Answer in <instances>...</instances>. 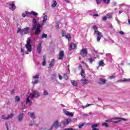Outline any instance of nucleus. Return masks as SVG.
I'll return each instance as SVG.
<instances>
[{
    "instance_id": "nucleus-1",
    "label": "nucleus",
    "mask_w": 130,
    "mask_h": 130,
    "mask_svg": "<svg viewBox=\"0 0 130 130\" xmlns=\"http://www.w3.org/2000/svg\"><path fill=\"white\" fill-rule=\"evenodd\" d=\"M93 29L97 35L96 40L98 42H100V40H101V38L103 37V35H102V33L101 32L98 30V27H97V26L93 25Z\"/></svg>"
},
{
    "instance_id": "nucleus-2",
    "label": "nucleus",
    "mask_w": 130,
    "mask_h": 130,
    "mask_svg": "<svg viewBox=\"0 0 130 130\" xmlns=\"http://www.w3.org/2000/svg\"><path fill=\"white\" fill-rule=\"evenodd\" d=\"M31 39L28 38L26 40V44L25 45V47L27 49V51L28 52H31L32 51V46L31 45Z\"/></svg>"
},
{
    "instance_id": "nucleus-3",
    "label": "nucleus",
    "mask_w": 130,
    "mask_h": 130,
    "mask_svg": "<svg viewBox=\"0 0 130 130\" xmlns=\"http://www.w3.org/2000/svg\"><path fill=\"white\" fill-rule=\"evenodd\" d=\"M40 96V94L37 90L32 91V93L29 94V97L31 99H33V98H37V97H39Z\"/></svg>"
},
{
    "instance_id": "nucleus-4",
    "label": "nucleus",
    "mask_w": 130,
    "mask_h": 130,
    "mask_svg": "<svg viewBox=\"0 0 130 130\" xmlns=\"http://www.w3.org/2000/svg\"><path fill=\"white\" fill-rule=\"evenodd\" d=\"M80 54L82 57H86L88 55V50L84 48L80 51Z\"/></svg>"
},
{
    "instance_id": "nucleus-5",
    "label": "nucleus",
    "mask_w": 130,
    "mask_h": 130,
    "mask_svg": "<svg viewBox=\"0 0 130 130\" xmlns=\"http://www.w3.org/2000/svg\"><path fill=\"white\" fill-rule=\"evenodd\" d=\"M59 126V122H58V120H56L54 122V124L52 125L50 129H52L53 127H55V128H58Z\"/></svg>"
},
{
    "instance_id": "nucleus-6",
    "label": "nucleus",
    "mask_w": 130,
    "mask_h": 130,
    "mask_svg": "<svg viewBox=\"0 0 130 130\" xmlns=\"http://www.w3.org/2000/svg\"><path fill=\"white\" fill-rule=\"evenodd\" d=\"M63 57H64V52H63V51L61 50L59 53V57L58 59L62 60V59H63Z\"/></svg>"
},
{
    "instance_id": "nucleus-7",
    "label": "nucleus",
    "mask_w": 130,
    "mask_h": 130,
    "mask_svg": "<svg viewBox=\"0 0 130 130\" xmlns=\"http://www.w3.org/2000/svg\"><path fill=\"white\" fill-rule=\"evenodd\" d=\"M32 23L34 24V25L31 28V30L32 31H34L36 29V27H37V20H36V18L33 19Z\"/></svg>"
},
{
    "instance_id": "nucleus-8",
    "label": "nucleus",
    "mask_w": 130,
    "mask_h": 130,
    "mask_svg": "<svg viewBox=\"0 0 130 130\" xmlns=\"http://www.w3.org/2000/svg\"><path fill=\"white\" fill-rule=\"evenodd\" d=\"M75 48H77V44L72 43L69 47V50H73L74 49H75Z\"/></svg>"
},
{
    "instance_id": "nucleus-9",
    "label": "nucleus",
    "mask_w": 130,
    "mask_h": 130,
    "mask_svg": "<svg viewBox=\"0 0 130 130\" xmlns=\"http://www.w3.org/2000/svg\"><path fill=\"white\" fill-rule=\"evenodd\" d=\"M9 9L11 11H15V10H16V5H15V4L12 3L9 4Z\"/></svg>"
},
{
    "instance_id": "nucleus-10",
    "label": "nucleus",
    "mask_w": 130,
    "mask_h": 130,
    "mask_svg": "<svg viewBox=\"0 0 130 130\" xmlns=\"http://www.w3.org/2000/svg\"><path fill=\"white\" fill-rule=\"evenodd\" d=\"M70 121H72V120L71 119H67L66 121H62L61 122V123H62L63 125H68V124L70 123Z\"/></svg>"
},
{
    "instance_id": "nucleus-11",
    "label": "nucleus",
    "mask_w": 130,
    "mask_h": 130,
    "mask_svg": "<svg viewBox=\"0 0 130 130\" xmlns=\"http://www.w3.org/2000/svg\"><path fill=\"white\" fill-rule=\"evenodd\" d=\"M81 82L83 85H87V84L89 83V80L88 79H81Z\"/></svg>"
},
{
    "instance_id": "nucleus-12",
    "label": "nucleus",
    "mask_w": 130,
    "mask_h": 130,
    "mask_svg": "<svg viewBox=\"0 0 130 130\" xmlns=\"http://www.w3.org/2000/svg\"><path fill=\"white\" fill-rule=\"evenodd\" d=\"M54 63H55V60L53 59H52L51 60V62L49 64V67L50 68H53V66H54Z\"/></svg>"
},
{
    "instance_id": "nucleus-13",
    "label": "nucleus",
    "mask_w": 130,
    "mask_h": 130,
    "mask_svg": "<svg viewBox=\"0 0 130 130\" xmlns=\"http://www.w3.org/2000/svg\"><path fill=\"white\" fill-rule=\"evenodd\" d=\"M71 83L73 85V86H77L78 84H79V81H76V80H71Z\"/></svg>"
},
{
    "instance_id": "nucleus-14",
    "label": "nucleus",
    "mask_w": 130,
    "mask_h": 130,
    "mask_svg": "<svg viewBox=\"0 0 130 130\" xmlns=\"http://www.w3.org/2000/svg\"><path fill=\"white\" fill-rule=\"evenodd\" d=\"M17 33H20V35H24V30H23V29H21V28L18 27Z\"/></svg>"
},
{
    "instance_id": "nucleus-15",
    "label": "nucleus",
    "mask_w": 130,
    "mask_h": 130,
    "mask_svg": "<svg viewBox=\"0 0 130 130\" xmlns=\"http://www.w3.org/2000/svg\"><path fill=\"white\" fill-rule=\"evenodd\" d=\"M113 119L114 120H116L117 119H121V120H124V121H127V119H124V118H121V117H115V118H113Z\"/></svg>"
},
{
    "instance_id": "nucleus-16",
    "label": "nucleus",
    "mask_w": 130,
    "mask_h": 130,
    "mask_svg": "<svg viewBox=\"0 0 130 130\" xmlns=\"http://www.w3.org/2000/svg\"><path fill=\"white\" fill-rule=\"evenodd\" d=\"M24 116V114H20V115H19L18 116V121H21V120H22L23 119V117Z\"/></svg>"
},
{
    "instance_id": "nucleus-17",
    "label": "nucleus",
    "mask_w": 130,
    "mask_h": 130,
    "mask_svg": "<svg viewBox=\"0 0 130 130\" xmlns=\"http://www.w3.org/2000/svg\"><path fill=\"white\" fill-rule=\"evenodd\" d=\"M41 48H42V46H41V45H40L37 48L39 54H40V53H41Z\"/></svg>"
},
{
    "instance_id": "nucleus-18",
    "label": "nucleus",
    "mask_w": 130,
    "mask_h": 130,
    "mask_svg": "<svg viewBox=\"0 0 130 130\" xmlns=\"http://www.w3.org/2000/svg\"><path fill=\"white\" fill-rule=\"evenodd\" d=\"M47 15H45L43 17V24H45L46 23V21H47Z\"/></svg>"
},
{
    "instance_id": "nucleus-19",
    "label": "nucleus",
    "mask_w": 130,
    "mask_h": 130,
    "mask_svg": "<svg viewBox=\"0 0 130 130\" xmlns=\"http://www.w3.org/2000/svg\"><path fill=\"white\" fill-rule=\"evenodd\" d=\"M65 114L68 116H74V114L72 113H70L69 111H66Z\"/></svg>"
},
{
    "instance_id": "nucleus-20",
    "label": "nucleus",
    "mask_w": 130,
    "mask_h": 130,
    "mask_svg": "<svg viewBox=\"0 0 130 130\" xmlns=\"http://www.w3.org/2000/svg\"><path fill=\"white\" fill-rule=\"evenodd\" d=\"M29 14H30V12L26 11L25 12L22 13V17H23V18H25V17H27L28 15H29Z\"/></svg>"
},
{
    "instance_id": "nucleus-21",
    "label": "nucleus",
    "mask_w": 130,
    "mask_h": 130,
    "mask_svg": "<svg viewBox=\"0 0 130 130\" xmlns=\"http://www.w3.org/2000/svg\"><path fill=\"white\" fill-rule=\"evenodd\" d=\"M80 75L82 78H85L86 77V74H85V72L82 70Z\"/></svg>"
},
{
    "instance_id": "nucleus-22",
    "label": "nucleus",
    "mask_w": 130,
    "mask_h": 130,
    "mask_svg": "<svg viewBox=\"0 0 130 130\" xmlns=\"http://www.w3.org/2000/svg\"><path fill=\"white\" fill-rule=\"evenodd\" d=\"M29 14L30 15H33V16H35V17H37V16H38V13H37L34 11H31V12H29Z\"/></svg>"
},
{
    "instance_id": "nucleus-23",
    "label": "nucleus",
    "mask_w": 130,
    "mask_h": 130,
    "mask_svg": "<svg viewBox=\"0 0 130 130\" xmlns=\"http://www.w3.org/2000/svg\"><path fill=\"white\" fill-rule=\"evenodd\" d=\"M100 81L101 82H99V84H105L106 83V80L104 79L101 78Z\"/></svg>"
},
{
    "instance_id": "nucleus-24",
    "label": "nucleus",
    "mask_w": 130,
    "mask_h": 130,
    "mask_svg": "<svg viewBox=\"0 0 130 130\" xmlns=\"http://www.w3.org/2000/svg\"><path fill=\"white\" fill-rule=\"evenodd\" d=\"M28 114V115H29V116H30L31 118H35V115H34V113L29 112Z\"/></svg>"
},
{
    "instance_id": "nucleus-25",
    "label": "nucleus",
    "mask_w": 130,
    "mask_h": 130,
    "mask_svg": "<svg viewBox=\"0 0 130 130\" xmlns=\"http://www.w3.org/2000/svg\"><path fill=\"white\" fill-rule=\"evenodd\" d=\"M102 2H103L104 4H106L107 5H108L109 3H110V0H101Z\"/></svg>"
},
{
    "instance_id": "nucleus-26",
    "label": "nucleus",
    "mask_w": 130,
    "mask_h": 130,
    "mask_svg": "<svg viewBox=\"0 0 130 130\" xmlns=\"http://www.w3.org/2000/svg\"><path fill=\"white\" fill-rule=\"evenodd\" d=\"M98 126H99V124H94L91 125L92 128H96V127H98Z\"/></svg>"
},
{
    "instance_id": "nucleus-27",
    "label": "nucleus",
    "mask_w": 130,
    "mask_h": 130,
    "mask_svg": "<svg viewBox=\"0 0 130 130\" xmlns=\"http://www.w3.org/2000/svg\"><path fill=\"white\" fill-rule=\"evenodd\" d=\"M19 101H20V96H15V102H19Z\"/></svg>"
},
{
    "instance_id": "nucleus-28",
    "label": "nucleus",
    "mask_w": 130,
    "mask_h": 130,
    "mask_svg": "<svg viewBox=\"0 0 130 130\" xmlns=\"http://www.w3.org/2000/svg\"><path fill=\"white\" fill-rule=\"evenodd\" d=\"M41 32V30H40V29L36 28L35 34H37V35L40 34Z\"/></svg>"
},
{
    "instance_id": "nucleus-29",
    "label": "nucleus",
    "mask_w": 130,
    "mask_h": 130,
    "mask_svg": "<svg viewBox=\"0 0 130 130\" xmlns=\"http://www.w3.org/2000/svg\"><path fill=\"white\" fill-rule=\"evenodd\" d=\"M127 81H130V78L129 79L124 78L123 80L121 79L119 80V82H126Z\"/></svg>"
},
{
    "instance_id": "nucleus-30",
    "label": "nucleus",
    "mask_w": 130,
    "mask_h": 130,
    "mask_svg": "<svg viewBox=\"0 0 130 130\" xmlns=\"http://www.w3.org/2000/svg\"><path fill=\"white\" fill-rule=\"evenodd\" d=\"M13 117H14V114L11 113V114L8 116L7 119H10V118H12Z\"/></svg>"
},
{
    "instance_id": "nucleus-31",
    "label": "nucleus",
    "mask_w": 130,
    "mask_h": 130,
    "mask_svg": "<svg viewBox=\"0 0 130 130\" xmlns=\"http://www.w3.org/2000/svg\"><path fill=\"white\" fill-rule=\"evenodd\" d=\"M103 126H105V127H109V125L107 123L104 122L102 124Z\"/></svg>"
},
{
    "instance_id": "nucleus-32",
    "label": "nucleus",
    "mask_w": 130,
    "mask_h": 130,
    "mask_svg": "<svg viewBox=\"0 0 130 130\" xmlns=\"http://www.w3.org/2000/svg\"><path fill=\"white\" fill-rule=\"evenodd\" d=\"M22 30L24 32H28V31H29L30 30V28L29 27H25V28L22 29Z\"/></svg>"
},
{
    "instance_id": "nucleus-33",
    "label": "nucleus",
    "mask_w": 130,
    "mask_h": 130,
    "mask_svg": "<svg viewBox=\"0 0 130 130\" xmlns=\"http://www.w3.org/2000/svg\"><path fill=\"white\" fill-rule=\"evenodd\" d=\"M66 38L68 39V40H71L72 39V37L71 36V35H67L66 36Z\"/></svg>"
},
{
    "instance_id": "nucleus-34",
    "label": "nucleus",
    "mask_w": 130,
    "mask_h": 130,
    "mask_svg": "<svg viewBox=\"0 0 130 130\" xmlns=\"http://www.w3.org/2000/svg\"><path fill=\"white\" fill-rule=\"evenodd\" d=\"M63 77L64 79H65V80H68V79H69V77L68 76L67 74H63Z\"/></svg>"
},
{
    "instance_id": "nucleus-35",
    "label": "nucleus",
    "mask_w": 130,
    "mask_h": 130,
    "mask_svg": "<svg viewBox=\"0 0 130 130\" xmlns=\"http://www.w3.org/2000/svg\"><path fill=\"white\" fill-rule=\"evenodd\" d=\"M56 5H57V3H56V1H54L53 4H52V8H55V7H56Z\"/></svg>"
},
{
    "instance_id": "nucleus-36",
    "label": "nucleus",
    "mask_w": 130,
    "mask_h": 130,
    "mask_svg": "<svg viewBox=\"0 0 130 130\" xmlns=\"http://www.w3.org/2000/svg\"><path fill=\"white\" fill-rule=\"evenodd\" d=\"M39 83V81L38 80H35L33 82H32V83L33 84V85H36V84H38Z\"/></svg>"
},
{
    "instance_id": "nucleus-37",
    "label": "nucleus",
    "mask_w": 130,
    "mask_h": 130,
    "mask_svg": "<svg viewBox=\"0 0 130 130\" xmlns=\"http://www.w3.org/2000/svg\"><path fill=\"white\" fill-rule=\"evenodd\" d=\"M91 105H92L90 104H87L86 106H82V108H87V107H89V106H91Z\"/></svg>"
},
{
    "instance_id": "nucleus-38",
    "label": "nucleus",
    "mask_w": 130,
    "mask_h": 130,
    "mask_svg": "<svg viewBox=\"0 0 130 130\" xmlns=\"http://www.w3.org/2000/svg\"><path fill=\"white\" fill-rule=\"evenodd\" d=\"M42 38L43 39V38H47V35L46 34H43L42 36Z\"/></svg>"
},
{
    "instance_id": "nucleus-39",
    "label": "nucleus",
    "mask_w": 130,
    "mask_h": 130,
    "mask_svg": "<svg viewBox=\"0 0 130 130\" xmlns=\"http://www.w3.org/2000/svg\"><path fill=\"white\" fill-rule=\"evenodd\" d=\"M30 95H29L26 100V104H28V103H30Z\"/></svg>"
},
{
    "instance_id": "nucleus-40",
    "label": "nucleus",
    "mask_w": 130,
    "mask_h": 130,
    "mask_svg": "<svg viewBox=\"0 0 130 130\" xmlns=\"http://www.w3.org/2000/svg\"><path fill=\"white\" fill-rule=\"evenodd\" d=\"M93 60H94V59H93V58H89L88 59V61L90 63H92V62H93Z\"/></svg>"
},
{
    "instance_id": "nucleus-41",
    "label": "nucleus",
    "mask_w": 130,
    "mask_h": 130,
    "mask_svg": "<svg viewBox=\"0 0 130 130\" xmlns=\"http://www.w3.org/2000/svg\"><path fill=\"white\" fill-rule=\"evenodd\" d=\"M104 64V62L103 61H99V67H101V66H103Z\"/></svg>"
},
{
    "instance_id": "nucleus-42",
    "label": "nucleus",
    "mask_w": 130,
    "mask_h": 130,
    "mask_svg": "<svg viewBox=\"0 0 130 130\" xmlns=\"http://www.w3.org/2000/svg\"><path fill=\"white\" fill-rule=\"evenodd\" d=\"M85 124H86V123H83L82 124L79 125L78 126L79 128H82V127H83V126H84V125H85Z\"/></svg>"
},
{
    "instance_id": "nucleus-43",
    "label": "nucleus",
    "mask_w": 130,
    "mask_h": 130,
    "mask_svg": "<svg viewBox=\"0 0 130 130\" xmlns=\"http://www.w3.org/2000/svg\"><path fill=\"white\" fill-rule=\"evenodd\" d=\"M2 119L8 120V117L6 116L5 115H2Z\"/></svg>"
},
{
    "instance_id": "nucleus-44",
    "label": "nucleus",
    "mask_w": 130,
    "mask_h": 130,
    "mask_svg": "<svg viewBox=\"0 0 130 130\" xmlns=\"http://www.w3.org/2000/svg\"><path fill=\"white\" fill-rule=\"evenodd\" d=\"M44 95L45 96H47V95H48V92H47V91H46V90H44Z\"/></svg>"
},
{
    "instance_id": "nucleus-45",
    "label": "nucleus",
    "mask_w": 130,
    "mask_h": 130,
    "mask_svg": "<svg viewBox=\"0 0 130 130\" xmlns=\"http://www.w3.org/2000/svg\"><path fill=\"white\" fill-rule=\"evenodd\" d=\"M107 18H108V19H112V16L111 15H109V14H107Z\"/></svg>"
},
{
    "instance_id": "nucleus-46",
    "label": "nucleus",
    "mask_w": 130,
    "mask_h": 130,
    "mask_svg": "<svg viewBox=\"0 0 130 130\" xmlns=\"http://www.w3.org/2000/svg\"><path fill=\"white\" fill-rule=\"evenodd\" d=\"M33 79H38L39 78V75H36L34 76H33Z\"/></svg>"
},
{
    "instance_id": "nucleus-47",
    "label": "nucleus",
    "mask_w": 130,
    "mask_h": 130,
    "mask_svg": "<svg viewBox=\"0 0 130 130\" xmlns=\"http://www.w3.org/2000/svg\"><path fill=\"white\" fill-rule=\"evenodd\" d=\"M40 28H41V24H38L36 29H40Z\"/></svg>"
},
{
    "instance_id": "nucleus-48",
    "label": "nucleus",
    "mask_w": 130,
    "mask_h": 130,
    "mask_svg": "<svg viewBox=\"0 0 130 130\" xmlns=\"http://www.w3.org/2000/svg\"><path fill=\"white\" fill-rule=\"evenodd\" d=\"M42 66L43 67H45V66H46V61H43Z\"/></svg>"
},
{
    "instance_id": "nucleus-49",
    "label": "nucleus",
    "mask_w": 130,
    "mask_h": 130,
    "mask_svg": "<svg viewBox=\"0 0 130 130\" xmlns=\"http://www.w3.org/2000/svg\"><path fill=\"white\" fill-rule=\"evenodd\" d=\"M15 92H16V91L15 90V89H13V90L11 91V94H12V95H14V94H15Z\"/></svg>"
},
{
    "instance_id": "nucleus-50",
    "label": "nucleus",
    "mask_w": 130,
    "mask_h": 130,
    "mask_svg": "<svg viewBox=\"0 0 130 130\" xmlns=\"http://www.w3.org/2000/svg\"><path fill=\"white\" fill-rule=\"evenodd\" d=\"M120 121H121V120L114 121H113V123H118L120 122Z\"/></svg>"
},
{
    "instance_id": "nucleus-51",
    "label": "nucleus",
    "mask_w": 130,
    "mask_h": 130,
    "mask_svg": "<svg viewBox=\"0 0 130 130\" xmlns=\"http://www.w3.org/2000/svg\"><path fill=\"white\" fill-rule=\"evenodd\" d=\"M58 77L59 80H62V76L60 75V74H58Z\"/></svg>"
},
{
    "instance_id": "nucleus-52",
    "label": "nucleus",
    "mask_w": 130,
    "mask_h": 130,
    "mask_svg": "<svg viewBox=\"0 0 130 130\" xmlns=\"http://www.w3.org/2000/svg\"><path fill=\"white\" fill-rule=\"evenodd\" d=\"M107 20V17L105 16V17H103V21H106Z\"/></svg>"
},
{
    "instance_id": "nucleus-53",
    "label": "nucleus",
    "mask_w": 130,
    "mask_h": 130,
    "mask_svg": "<svg viewBox=\"0 0 130 130\" xmlns=\"http://www.w3.org/2000/svg\"><path fill=\"white\" fill-rule=\"evenodd\" d=\"M97 5H99L100 4H101V2H100V0H96Z\"/></svg>"
},
{
    "instance_id": "nucleus-54",
    "label": "nucleus",
    "mask_w": 130,
    "mask_h": 130,
    "mask_svg": "<svg viewBox=\"0 0 130 130\" xmlns=\"http://www.w3.org/2000/svg\"><path fill=\"white\" fill-rule=\"evenodd\" d=\"M64 34H66V31H62L61 32V35H62V37H64Z\"/></svg>"
},
{
    "instance_id": "nucleus-55",
    "label": "nucleus",
    "mask_w": 130,
    "mask_h": 130,
    "mask_svg": "<svg viewBox=\"0 0 130 130\" xmlns=\"http://www.w3.org/2000/svg\"><path fill=\"white\" fill-rule=\"evenodd\" d=\"M119 34H120L121 35H124V32L122 31H120Z\"/></svg>"
},
{
    "instance_id": "nucleus-56",
    "label": "nucleus",
    "mask_w": 130,
    "mask_h": 130,
    "mask_svg": "<svg viewBox=\"0 0 130 130\" xmlns=\"http://www.w3.org/2000/svg\"><path fill=\"white\" fill-rule=\"evenodd\" d=\"M109 78H110V79H115V76H110V77H109Z\"/></svg>"
},
{
    "instance_id": "nucleus-57",
    "label": "nucleus",
    "mask_w": 130,
    "mask_h": 130,
    "mask_svg": "<svg viewBox=\"0 0 130 130\" xmlns=\"http://www.w3.org/2000/svg\"><path fill=\"white\" fill-rule=\"evenodd\" d=\"M46 56H43V61H46Z\"/></svg>"
},
{
    "instance_id": "nucleus-58",
    "label": "nucleus",
    "mask_w": 130,
    "mask_h": 130,
    "mask_svg": "<svg viewBox=\"0 0 130 130\" xmlns=\"http://www.w3.org/2000/svg\"><path fill=\"white\" fill-rule=\"evenodd\" d=\"M63 130H74V129H73V128H66Z\"/></svg>"
},
{
    "instance_id": "nucleus-59",
    "label": "nucleus",
    "mask_w": 130,
    "mask_h": 130,
    "mask_svg": "<svg viewBox=\"0 0 130 130\" xmlns=\"http://www.w3.org/2000/svg\"><path fill=\"white\" fill-rule=\"evenodd\" d=\"M98 14L96 13L93 15V17H99Z\"/></svg>"
},
{
    "instance_id": "nucleus-60",
    "label": "nucleus",
    "mask_w": 130,
    "mask_h": 130,
    "mask_svg": "<svg viewBox=\"0 0 130 130\" xmlns=\"http://www.w3.org/2000/svg\"><path fill=\"white\" fill-rule=\"evenodd\" d=\"M21 52H22V53H24V50L23 49V48H21Z\"/></svg>"
},
{
    "instance_id": "nucleus-61",
    "label": "nucleus",
    "mask_w": 130,
    "mask_h": 130,
    "mask_svg": "<svg viewBox=\"0 0 130 130\" xmlns=\"http://www.w3.org/2000/svg\"><path fill=\"white\" fill-rule=\"evenodd\" d=\"M56 28H57V29H59V24L56 25Z\"/></svg>"
},
{
    "instance_id": "nucleus-62",
    "label": "nucleus",
    "mask_w": 130,
    "mask_h": 130,
    "mask_svg": "<svg viewBox=\"0 0 130 130\" xmlns=\"http://www.w3.org/2000/svg\"><path fill=\"white\" fill-rule=\"evenodd\" d=\"M6 128L7 130H9V125H8V124H6Z\"/></svg>"
},
{
    "instance_id": "nucleus-63",
    "label": "nucleus",
    "mask_w": 130,
    "mask_h": 130,
    "mask_svg": "<svg viewBox=\"0 0 130 130\" xmlns=\"http://www.w3.org/2000/svg\"><path fill=\"white\" fill-rule=\"evenodd\" d=\"M64 1H65L66 3H70V1H69V0H64Z\"/></svg>"
},
{
    "instance_id": "nucleus-64",
    "label": "nucleus",
    "mask_w": 130,
    "mask_h": 130,
    "mask_svg": "<svg viewBox=\"0 0 130 130\" xmlns=\"http://www.w3.org/2000/svg\"><path fill=\"white\" fill-rule=\"evenodd\" d=\"M128 23L129 25H130V19H128Z\"/></svg>"
}]
</instances>
